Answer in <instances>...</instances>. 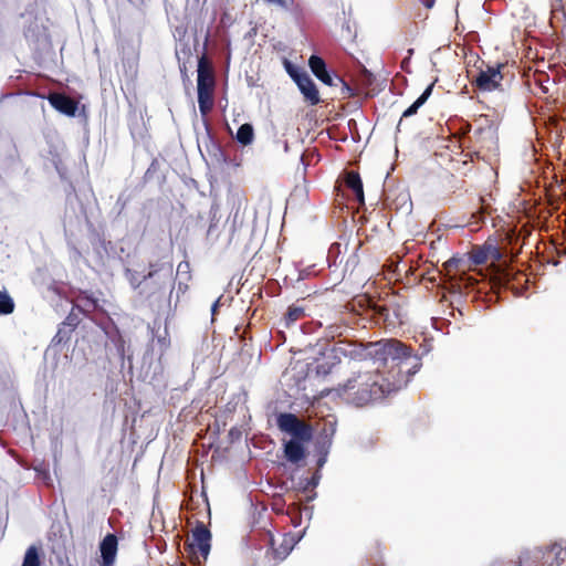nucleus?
<instances>
[{
    "label": "nucleus",
    "instance_id": "603ef678",
    "mask_svg": "<svg viewBox=\"0 0 566 566\" xmlns=\"http://www.w3.org/2000/svg\"><path fill=\"white\" fill-rule=\"evenodd\" d=\"M148 356H149V353H148V350H147V352L145 353L144 357H143L144 364L146 363V360H147Z\"/></svg>",
    "mask_w": 566,
    "mask_h": 566
},
{
    "label": "nucleus",
    "instance_id": "4d7b16f0",
    "mask_svg": "<svg viewBox=\"0 0 566 566\" xmlns=\"http://www.w3.org/2000/svg\"><path fill=\"white\" fill-rule=\"evenodd\" d=\"M338 343H339V344H345V343H346V340H345V339H344V340H342V339H340Z\"/></svg>",
    "mask_w": 566,
    "mask_h": 566
},
{
    "label": "nucleus",
    "instance_id": "b1692460",
    "mask_svg": "<svg viewBox=\"0 0 566 566\" xmlns=\"http://www.w3.org/2000/svg\"><path fill=\"white\" fill-rule=\"evenodd\" d=\"M14 311V302L4 290L0 292V315H9Z\"/></svg>",
    "mask_w": 566,
    "mask_h": 566
},
{
    "label": "nucleus",
    "instance_id": "4c0bfd02",
    "mask_svg": "<svg viewBox=\"0 0 566 566\" xmlns=\"http://www.w3.org/2000/svg\"><path fill=\"white\" fill-rule=\"evenodd\" d=\"M434 83L429 84L423 92L417 97V101L420 102L422 105L429 99V97L432 94Z\"/></svg>",
    "mask_w": 566,
    "mask_h": 566
},
{
    "label": "nucleus",
    "instance_id": "6e6552de",
    "mask_svg": "<svg viewBox=\"0 0 566 566\" xmlns=\"http://www.w3.org/2000/svg\"><path fill=\"white\" fill-rule=\"evenodd\" d=\"M101 560L99 566H114L117 552H118V539L114 533H107L98 545Z\"/></svg>",
    "mask_w": 566,
    "mask_h": 566
},
{
    "label": "nucleus",
    "instance_id": "f704fd0d",
    "mask_svg": "<svg viewBox=\"0 0 566 566\" xmlns=\"http://www.w3.org/2000/svg\"><path fill=\"white\" fill-rule=\"evenodd\" d=\"M116 349H117V353L122 359V365L125 364V361H127L129 368H132V365H133V357L130 355H125V349H124V345H123V342L119 339L118 343L116 344Z\"/></svg>",
    "mask_w": 566,
    "mask_h": 566
},
{
    "label": "nucleus",
    "instance_id": "6ab92c4d",
    "mask_svg": "<svg viewBox=\"0 0 566 566\" xmlns=\"http://www.w3.org/2000/svg\"><path fill=\"white\" fill-rule=\"evenodd\" d=\"M370 311H371V314H373V317L377 321V323H391L392 321L390 319V311L389 308L379 303V302H375V301H370Z\"/></svg>",
    "mask_w": 566,
    "mask_h": 566
},
{
    "label": "nucleus",
    "instance_id": "4468645a",
    "mask_svg": "<svg viewBox=\"0 0 566 566\" xmlns=\"http://www.w3.org/2000/svg\"><path fill=\"white\" fill-rule=\"evenodd\" d=\"M300 421L301 420L292 412H281L276 416L277 428L286 434H291Z\"/></svg>",
    "mask_w": 566,
    "mask_h": 566
},
{
    "label": "nucleus",
    "instance_id": "0eeeda50",
    "mask_svg": "<svg viewBox=\"0 0 566 566\" xmlns=\"http://www.w3.org/2000/svg\"><path fill=\"white\" fill-rule=\"evenodd\" d=\"M307 64H308V67L311 69V72L313 73V75L318 81H321L323 84H325L327 86H335L336 85L335 81H338L344 85V87L348 92L352 91L350 87L338 75H336L334 72H332L328 69L325 60L322 56H319L318 54H312L308 57Z\"/></svg>",
    "mask_w": 566,
    "mask_h": 566
},
{
    "label": "nucleus",
    "instance_id": "e433bc0d",
    "mask_svg": "<svg viewBox=\"0 0 566 566\" xmlns=\"http://www.w3.org/2000/svg\"><path fill=\"white\" fill-rule=\"evenodd\" d=\"M346 331H347V327L332 325L328 327L327 336H329L332 338H335V337L340 338V337H343L344 332H346Z\"/></svg>",
    "mask_w": 566,
    "mask_h": 566
},
{
    "label": "nucleus",
    "instance_id": "79ce46f5",
    "mask_svg": "<svg viewBox=\"0 0 566 566\" xmlns=\"http://www.w3.org/2000/svg\"><path fill=\"white\" fill-rule=\"evenodd\" d=\"M220 305H221V303H220V297H219L211 305V315H212V317H214L216 314L218 313Z\"/></svg>",
    "mask_w": 566,
    "mask_h": 566
},
{
    "label": "nucleus",
    "instance_id": "2eb2a0df",
    "mask_svg": "<svg viewBox=\"0 0 566 566\" xmlns=\"http://www.w3.org/2000/svg\"><path fill=\"white\" fill-rule=\"evenodd\" d=\"M290 436V440H296L306 444L313 439V428L312 426L300 421Z\"/></svg>",
    "mask_w": 566,
    "mask_h": 566
},
{
    "label": "nucleus",
    "instance_id": "8fccbe9b",
    "mask_svg": "<svg viewBox=\"0 0 566 566\" xmlns=\"http://www.w3.org/2000/svg\"><path fill=\"white\" fill-rule=\"evenodd\" d=\"M436 0H423V6L428 9H431L434 6Z\"/></svg>",
    "mask_w": 566,
    "mask_h": 566
},
{
    "label": "nucleus",
    "instance_id": "ea45409f",
    "mask_svg": "<svg viewBox=\"0 0 566 566\" xmlns=\"http://www.w3.org/2000/svg\"><path fill=\"white\" fill-rule=\"evenodd\" d=\"M327 458H328V454H317V461H316V465H317V469L319 472H321V469L325 465V463L327 462Z\"/></svg>",
    "mask_w": 566,
    "mask_h": 566
},
{
    "label": "nucleus",
    "instance_id": "f257e3e1",
    "mask_svg": "<svg viewBox=\"0 0 566 566\" xmlns=\"http://www.w3.org/2000/svg\"><path fill=\"white\" fill-rule=\"evenodd\" d=\"M348 345L353 346L349 350L334 345L327 353H324L327 361L316 366L317 374H329L333 366L340 361V356H349L352 359L369 358L374 363L385 366L391 364V367L398 368L397 373L392 375V380L376 371H353V376L347 379L344 387L346 390L357 388L353 402L358 407L381 400L387 395L406 387L422 366V355L415 354L411 347L396 338L380 339L360 346L352 343Z\"/></svg>",
    "mask_w": 566,
    "mask_h": 566
},
{
    "label": "nucleus",
    "instance_id": "f8f14e48",
    "mask_svg": "<svg viewBox=\"0 0 566 566\" xmlns=\"http://www.w3.org/2000/svg\"><path fill=\"white\" fill-rule=\"evenodd\" d=\"M298 91L301 92L304 101L311 105L315 106L321 102L319 92L317 85L310 76V74L303 78L300 83L296 84Z\"/></svg>",
    "mask_w": 566,
    "mask_h": 566
},
{
    "label": "nucleus",
    "instance_id": "de8ad7c7",
    "mask_svg": "<svg viewBox=\"0 0 566 566\" xmlns=\"http://www.w3.org/2000/svg\"><path fill=\"white\" fill-rule=\"evenodd\" d=\"M302 518V512L298 513L295 517H292L293 524L295 527L300 526Z\"/></svg>",
    "mask_w": 566,
    "mask_h": 566
},
{
    "label": "nucleus",
    "instance_id": "c85d7f7f",
    "mask_svg": "<svg viewBox=\"0 0 566 566\" xmlns=\"http://www.w3.org/2000/svg\"><path fill=\"white\" fill-rule=\"evenodd\" d=\"M92 319L99 326V328L108 336L111 333V329L115 328L114 323L112 319L106 316L104 313H101L98 318Z\"/></svg>",
    "mask_w": 566,
    "mask_h": 566
},
{
    "label": "nucleus",
    "instance_id": "37998d69",
    "mask_svg": "<svg viewBox=\"0 0 566 566\" xmlns=\"http://www.w3.org/2000/svg\"><path fill=\"white\" fill-rule=\"evenodd\" d=\"M273 4H276V6H279L280 8H282L284 10H289L290 9V4H289L287 0H274Z\"/></svg>",
    "mask_w": 566,
    "mask_h": 566
},
{
    "label": "nucleus",
    "instance_id": "39448f33",
    "mask_svg": "<svg viewBox=\"0 0 566 566\" xmlns=\"http://www.w3.org/2000/svg\"><path fill=\"white\" fill-rule=\"evenodd\" d=\"M212 77L206 66L203 57L198 61L197 69V101L198 107L202 115H205L212 106Z\"/></svg>",
    "mask_w": 566,
    "mask_h": 566
},
{
    "label": "nucleus",
    "instance_id": "7ed1b4c3",
    "mask_svg": "<svg viewBox=\"0 0 566 566\" xmlns=\"http://www.w3.org/2000/svg\"><path fill=\"white\" fill-rule=\"evenodd\" d=\"M521 566H566V545L555 543L546 548H535L523 554Z\"/></svg>",
    "mask_w": 566,
    "mask_h": 566
},
{
    "label": "nucleus",
    "instance_id": "58836bf2",
    "mask_svg": "<svg viewBox=\"0 0 566 566\" xmlns=\"http://www.w3.org/2000/svg\"><path fill=\"white\" fill-rule=\"evenodd\" d=\"M159 365H156L154 370L151 371V365H149L148 369L144 371V379L154 380L159 373Z\"/></svg>",
    "mask_w": 566,
    "mask_h": 566
},
{
    "label": "nucleus",
    "instance_id": "864d4df0",
    "mask_svg": "<svg viewBox=\"0 0 566 566\" xmlns=\"http://www.w3.org/2000/svg\"><path fill=\"white\" fill-rule=\"evenodd\" d=\"M284 150H285V151H287V150H289V144H287V143H285V145H284Z\"/></svg>",
    "mask_w": 566,
    "mask_h": 566
},
{
    "label": "nucleus",
    "instance_id": "5701e85b",
    "mask_svg": "<svg viewBox=\"0 0 566 566\" xmlns=\"http://www.w3.org/2000/svg\"><path fill=\"white\" fill-rule=\"evenodd\" d=\"M73 332L74 331L72 328H70L69 326H65L63 323H61L59 325L56 334L54 335V337L52 338V340L50 343V348H54L62 344L67 343L70 340Z\"/></svg>",
    "mask_w": 566,
    "mask_h": 566
},
{
    "label": "nucleus",
    "instance_id": "412c9836",
    "mask_svg": "<svg viewBox=\"0 0 566 566\" xmlns=\"http://www.w3.org/2000/svg\"><path fill=\"white\" fill-rule=\"evenodd\" d=\"M125 279L128 281L130 287L140 296V291L143 289L144 274L136 270H132L126 268L124 271Z\"/></svg>",
    "mask_w": 566,
    "mask_h": 566
},
{
    "label": "nucleus",
    "instance_id": "9d476101",
    "mask_svg": "<svg viewBox=\"0 0 566 566\" xmlns=\"http://www.w3.org/2000/svg\"><path fill=\"white\" fill-rule=\"evenodd\" d=\"M74 305L82 315L87 317L102 310L98 297L87 291L80 293Z\"/></svg>",
    "mask_w": 566,
    "mask_h": 566
},
{
    "label": "nucleus",
    "instance_id": "c9c22d12",
    "mask_svg": "<svg viewBox=\"0 0 566 566\" xmlns=\"http://www.w3.org/2000/svg\"><path fill=\"white\" fill-rule=\"evenodd\" d=\"M304 314V310L302 307H290L286 313V319L290 322H294L300 318Z\"/></svg>",
    "mask_w": 566,
    "mask_h": 566
},
{
    "label": "nucleus",
    "instance_id": "aec40b11",
    "mask_svg": "<svg viewBox=\"0 0 566 566\" xmlns=\"http://www.w3.org/2000/svg\"><path fill=\"white\" fill-rule=\"evenodd\" d=\"M321 479L322 474L318 470H316L313 472L312 476L300 479L298 484L297 486H295V489H297L301 492L313 491L318 486Z\"/></svg>",
    "mask_w": 566,
    "mask_h": 566
},
{
    "label": "nucleus",
    "instance_id": "423d86ee",
    "mask_svg": "<svg viewBox=\"0 0 566 566\" xmlns=\"http://www.w3.org/2000/svg\"><path fill=\"white\" fill-rule=\"evenodd\" d=\"M211 539L210 530L198 521L191 531V539L187 542V549L191 555L199 553L206 560L211 551Z\"/></svg>",
    "mask_w": 566,
    "mask_h": 566
},
{
    "label": "nucleus",
    "instance_id": "72a5a7b5",
    "mask_svg": "<svg viewBox=\"0 0 566 566\" xmlns=\"http://www.w3.org/2000/svg\"><path fill=\"white\" fill-rule=\"evenodd\" d=\"M524 562L523 554L520 556L518 560H506V559H496L492 562L489 566H521Z\"/></svg>",
    "mask_w": 566,
    "mask_h": 566
},
{
    "label": "nucleus",
    "instance_id": "1a4fd4ad",
    "mask_svg": "<svg viewBox=\"0 0 566 566\" xmlns=\"http://www.w3.org/2000/svg\"><path fill=\"white\" fill-rule=\"evenodd\" d=\"M49 103L55 111L69 117H74L78 109L77 102L64 94L56 93L51 95Z\"/></svg>",
    "mask_w": 566,
    "mask_h": 566
},
{
    "label": "nucleus",
    "instance_id": "a19ab883",
    "mask_svg": "<svg viewBox=\"0 0 566 566\" xmlns=\"http://www.w3.org/2000/svg\"><path fill=\"white\" fill-rule=\"evenodd\" d=\"M461 262V259L457 258V256H452L451 259H449L444 265L448 266V268H458L459 264Z\"/></svg>",
    "mask_w": 566,
    "mask_h": 566
},
{
    "label": "nucleus",
    "instance_id": "9b49d317",
    "mask_svg": "<svg viewBox=\"0 0 566 566\" xmlns=\"http://www.w3.org/2000/svg\"><path fill=\"white\" fill-rule=\"evenodd\" d=\"M283 455L290 463L298 464L302 462L306 455V447L305 443L298 442L296 440H286L283 442Z\"/></svg>",
    "mask_w": 566,
    "mask_h": 566
},
{
    "label": "nucleus",
    "instance_id": "cd10ccee",
    "mask_svg": "<svg viewBox=\"0 0 566 566\" xmlns=\"http://www.w3.org/2000/svg\"><path fill=\"white\" fill-rule=\"evenodd\" d=\"M423 105L418 102L417 99L409 106L407 107L403 112H402V115H401V118L400 120L398 122L397 124V127H396V130L397 132H400L401 130V125H402V118H408V117H411L413 116L415 114H417V112L419 111L420 107H422Z\"/></svg>",
    "mask_w": 566,
    "mask_h": 566
},
{
    "label": "nucleus",
    "instance_id": "2f4dec72",
    "mask_svg": "<svg viewBox=\"0 0 566 566\" xmlns=\"http://www.w3.org/2000/svg\"><path fill=\"white\" fill-rule=\"evenodd\" d=\"M40 32V27L36 22L30 23L29 27L24 28V36L28 41H35Z\"/></svg>",
    "mask_w": 566,
    "mask_h": 566
},
{
    "label": "nucleus",
    "instance_id": "20e7f679",
    "mask_svg": "<svg viewBox=\"0 0 566 566\" xmlns=\"http://www.w3.org/2000/svg\"><path fill=\"white\" fill-rule=\"evenodd\" d=\"M503 67L504 64L502 63L489 64L482 61L476 75L471 80L472 85L480 92L499 91L504 93V74L501 71Z\"/></svg>",
    "mask_w": 566,
    "mask_h": 566
},
{
    "label": "nucleus",
    "instance_id": "bb28decb",
    "mask_svg": "<svg viewBox=\"0 0 566 566\" xmlns=\"http://www.w3.org/2000/svg\"><path fill=\"white\" fill-rule=\"evenodd\" d=\"M81 313L77 311L75 305L73 304L71 312L66 316V318L62 322L65 326H69L73 331L78 326L81 318Z\"/></svg>",
    "mask_w": 566,
    "mask_h": 566
},
{
    "label": "nucleus",
    "instance_id": "4be33fe9",
    "mask_svg": "<svg viewBox=\"0 0 566 566\" xmlns=\"http://www.w3.org/2000/svg\"><path fill=\"white\" fill-rule=\"evenodd\" d=\"M348 186L355 196V199L358 203L365 202L363 181L358 174H354L348 178Z\"/></svg>",
    "mask_w": 566,
    "mask_h": 566
},
{
    "label": "nucleus",
    "instance_id": "09e8293b",
    "mask_svg": "<svg viewBox=\"0 0 566 566\" xmlns=\"http://www.w3.org/2000/svg\"><path fill=\"white\" fill-rule=\"evenodd\" d=\"M308 493H310V494L307 495L306 501H307V502H312V501H314V500L316 499V496H317V493L315 492V490L310 491Z\"/></svg>",
    "mask_w": 566,
    "mask_h": 566
},
{
    "label": "nucleus",
    "instance_id": "c03bdc74",
    "mask_svg": "<svg viewBox=\"0 0 566 566\" xmlns=\"http://www.w3.org/2000/svg\"><path fill=\"white\" fill-rule=\"evenodd\" d=\"M339 252H340V243H334L329 248L328 255L331 256L334 253L338 254Z\"/></svg>",
    "mask_w": 566,
    "mask_h": 566
},
{
    "label": "nucleus",
    "instance_id": "393cba45",
    "mask_svg": "<svg viewBox=\"0 0 566 566\" xmlns=\"http://www.w3.org/2000/svg\"><path fill=\"white\" fill-rule=\"evenodd\" d=\"M333 441L329 438H324L318 434L314 443V451L316 454H329Z\"/></svg>",
    "mask_w": 566,
    "mask_h": 566
},
{
    "label": "nucleus",
    "instance_id": "5fc2aeb1",
    "mask_svg": "<svg viewBox=\"0 0 566 566\" xmlns=\"http://www.w3.org/2000/svg\"><path fill=\"white\" fill-rule=\"evenodd\" d=\"M230 434H231L232 437H235V433L233 432V430H231V431H230Z\"/></svg>",
    "mask_w": 566,
    "mask_h": 566
},
{
    "label": "nucleus",
    "instance_id": "3c124183",
    "mask_svg": "<svg viewBox=\"0 0 566 566\" xmlns=\"http://www.w3.org/2000/svg\"><path fill=\"white\" fill-rule=\"evenodd\" d=\"M158 343L163 346V347H166L168 345V343L166 342V338H158Z\"/></svg>",
    "mask_w": 566,
    "mask_h": 566
},
{
    "label": "nucleus",
    "instance_id": "a878e982",
    "mask_svg": "<svg viewBox=\"0 0 566 566\" xmlns=\"http://www.w3.org/2000/svg\"><path fill=\"white\" fill-rule=\"evenodd\" d=\"M470 260L474 265H482L489 260L486 256L484 244L478 247L472 251Z\"/></svg>",
    "mask_w": 566,
    "mask_h": 566
},
{
    "label": "nucleus",
    "instance_id": "c756f323",
    "mask_svg": "<svg viewBox=\"0 0 566 566\" xmlns=\"http://www.w3.org/2000/svg\"><path fill=\"white\" fill-rule=\"evenodd\" d=\"M484 248H485L488 259H492L495 262H499L502 260L503 254L496 245L491 244L490 242H485Z\"/></svg>",
    "mask_w": 566,
    "mask_h": 566
},
{
    "label": "nucleus",
    "instance_id": "6e6d98bb",
    "mask_svg": "<svg viewBox=\"0 0 566 566\" xmlns=\"http://www.w3.org/2000/svg\"><path fill=\"white\" fill-rule=\"evenodd\" d=\"M230 434H231L232 437H235V433L233 432V430H231V431H230Z\"/></svg>",
    "mask_w": 566,
    "mask_h": 566
},
{
    "label": "nucleus",
    "instance_id": "a211bd4d",
    "mask_svg": "<svg viewBox=\"0 0 566 566\" xmlns=\"http://www.w3.org/2000/svg\"><path fill=\"white\" fill-rule=\"evenodd\" d=\"M283 66L295 85L308 75V73L303 67L294 64L287 59L283 61Z\"/></svg>",
    "mask_w": 566,
    "mask_h": 566
},
{
    "label": "nucleus",
    "instance_id": "f3484780",
    "mask_svg": "<svg viewBox=\"0 0 566 566\" xmlns=\"http://www.w3.org/2000/svg\"><path fill=\"white\" fill-rule=\"evenodd\" d=\"M235 139L242 146H248L252 144L254 140V128L252 124L244 123L241 126H239L235 134Z\"/></svg>",
    "mask_w": 566,
    "mask_h": 566
},
{
    "label": "nucleus",
    "instance_id": "473e14b6",
    "mask_svg": "<svg viewBox=\"0 0 566 566\" xmlns=\"http://www.w3.org/2000/svg\"><path fill=\"white\" fill-rule=\"evenodd\" d=\"M335 432H336V422L329 421L324 424L322 431L319 432V436H322L324 438H329V440L333 441Z\"/></svg>",
    "mask_w": 566,
    "mask_h": 566
},
{
    "label": "nucleus",
    "instance_id": "ddd939ff",
    "mask_svg": "<svg viewBox=\"0 0 566 566\" xmlns=\"http://www.w3.org/2000/svg\"><path fill=\"white\" fill-rule=\"evenodd\" d=\"M44 553L41 545H30L23 555L21 566H42Z\"/></svg>",
    "mask_w": 566,
    "mask_h": 566
},
{
    "label": "nucleus",
    "instance_id": "7c9ffc66",
    "mask_svg": "<svg viewBox=\"0 0 566 566\" xmlns=\"http://www.w3.org/2000/svg\"><path fill=\"white\" fill-rule=\"evenodd\" d=\"M123 54H124L123 61L127 62L129 64V67H133V65L136 63L137 57H138V53H137L136 49L134 46L127 48V49L124 46Z\"/></svg>",
    "mask_w": 566,
    "mask_h": 566
},
{
    "label": "nucleus",
    "instance_id": "f03ea898",
    "mask_svg": "<svg viewBox=\"0 0 566 566\" xmlns=\"http://www.w3.org/2000/svg\"><path fill=\"white\" fill-rule=\"evenodd\" d=\"M172 284L174 276L171 263L160 261L149 262L148 271L144 273L140 297L150 302L153 298L159 297L164 294L168 286H171V294L174 287Z\"/></svg>",
    "mask_w": 566,
    "mask_h": 566
},
{
    "label": "nucleus",
    "instance_id": "a18cd8bd",
    "mask_svg": "<svg viewBox=\"0 0 566 566\" xmlns=\"http://www.w3.org/2000/svg\"><path fill=\"white\" fill-rule=\"evenodd\" d=\"M313 511H314V507L313 506H305L303 509V512L305 513V515L307 516L308 520L312 518L313 516Z\"/></svg>",
    "mask_w": 566,
    "mask_h": 566
},
{
    "label": "nucleus",
    "instance_id": "dca6fc26",
    "mask_svg": "<svg viewBox=\"0 0 566 566\" xmlns=\"http://www.w3.org/2000/svg\"><path fill=\"white\" fill-rule=\"evenodd\" d=\"M305 531H306V528H304L302 532L297 533L296 535H292L289 538H284L280 548L275 549V554L277 556H280L281 559H284L290 554V552L293 549V547L303 538Z\"/></svg>",
    "mask_w": 566,
    "mask_h": 566
},
{
    "label": "nucleus",
    "instance_id": "49530a36",
    "mask_svg": "<svg viewBox=\"0 0 566 566\" xmlns=\"http://www.w3.org/2000/svg\"><path fill=\"white\" fill-rule=\"evenodd\" d=\"M133 6L140 8L142 6L146 4L148 0H128Z\"/></svg>",
    "mask_w": 566,
    "mask_h": 566
}]
</instances>
